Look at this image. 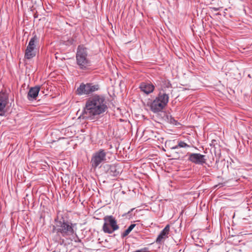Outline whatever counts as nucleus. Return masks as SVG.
Here are the masks:
<instances>
[{"label":"nucleus","mask_w":252,"mask_h":252,"mask_svg":"<svg viewBox=\"0 0 252 252\" xmlns=\"http://www.w3.org/2000/svg\"><path fill=\"white\" fill-rule=\"evenodd\" d=\"M107 109L105 97L102 95L95 94L87 99L82 112V117L83 119L94 120Z\"/></svg>","instance_id":"f257e3e1"},{"label":"nucleus","mask_w":252,"mask_h":252,"mask_svg":"<svg viewBox=\"0 0 252 252\" xmlns=\"http://www.w3.org/2000/svg\"><path fill=\"white\" fill-rule=\"evenodd\" d=\"M76 223H73L63 217H58L55 220L53 230L63 237L70 238L76 234Z\"/></svg>","instance_id":"f03ea898"},{"label":"nucleus","mask_w":252,"mask_h":252,"mask_svg":"<svg viewBox=\"0 0 252 252\" xmlns=\"http://www.w3.org/2000/svg\"><path fill=\"white\" fill-rule=\"evenodd\" d=\"M76 64L81 70L88 69L91 65V62L88 57V50L84 45L77 47L76 53Z\"/></svg>","instance_id":"7ed1b4c3"},{"label":"nucleus","mask_w":252,"mask_h":252,"mask_svg":"<svg viewBox=\"0 0 252 252\" xmlns=\"http://www.w3.org/2000/svg\"><path fill=\"white\" fill-rule=\"evenodd\" d=\"M102 230L105 233L112 234L119 228L117 220L112 215L105 216L103 218Z\"/></svg>","instance_id":"20e7f679"},{"label":"nucleus","mask_w":252,"mask_h":252,"mask_svg":"<svg viewBox=\"0 0 252 252\" xmlns=\"http://www.w3.org/2000/svg\"><path fill=\"white\" fill-rule=\"evenodd\" d=\"M38 41L39 39L36 35H34L30 39L25 50L24 56L25 59L30 60L36 56L37 50L36 47Z\"/></svg>","instance_id":"39448f33"},{"label":"nucleus","mask_w":252,"mask_h":252,"mask_svg":"<svg viewBox=\"0 0 252 252\" xmlns=\"http://www.w3.org/2000/svg\"><path fill=\"white\" fill-rule=\"evenodd\" d=\"M107 152L102 149L94 153L92 156L91 163L93 168H96L100 167V164L106 160Z\"/></svg>","instance_id":"423d86ee"},{"label":"nucleus","mask_w":252,"mask_h":252,"mask_svg":"<svg viewBox=\"0 0 252 252\" xmlns=\"http://www.w3.org/2000/svg\"><path fill=\"white\" fill-rule=\"evenodd\" d=\"M98 85H93L92 83H87L86 84L82 83L77 88V93L80 95L89 94L98 90Z\"/></svg>","instance_id":"0eeeda50"},{"label":"nucleus","mask_w":252,"mask_h":252,"mask_svg":"<svg viewBox=\"0 0 252 252\" xmlns=\"http://www.w3.org/2000/svg\"><path fill=\"white\" fill-rule=\"evenodd\" d=\"M9 103L8 94L3 91L0 92V116H4L7 112L6 106Z\"/></svg>","instance_id":"6e6552de"},{"label":"nucleus","mask_w":252,"mask_h":252,"mask_svg":"<svg viewBox=\"0 0 252 252\" xmlns=\"http://www.w3.org/2000/svg\"><path fill=\"white\" fill-rule=\"evenodd\" d=\"M188 160L196 164L203 165L206 162L205 156L199 153H188Z\"/></svg>","instance_id":"1a4fd4ad"},{"label":"nucleus","mask_w":252,"mask_h":252,"mask_svg":"<svg viewBox=\"0 0 252 252\" xmlns=\"http://www.w3.org/2000/svg\"><path fill=\"white\" fill-rule=\"evenodd\" d=\"M166 105V104H163L160 99L155 98L151 104L150 108L153 113H157L161 112Z\"/></svg>","instance_id":"9d476101"},{"label":"nucleus","mask_w":252,"mask_h":252,"mask_svg":"<svg viewBox=\"0 0 252 252\" xmlns=\"http://www.w3.org/2000/svg\"><path fill=\"white\" fill-rule=\"evenodd\" d=\"M139 88L142 92L148 94L153 92L155 86L151 83L143 82L140 83Z\"/></svg>","instance_id":"9b49d317"},{"label":"nucleus","mask_w":252,"mask_h":252,"mask_svg":"<svg viewBox=\"0 0 252 252\" xmlns=\"http://www.w3.org/2000/svg\"><path fill=\"white\" fill-rule=\"evenodd\" d=\"M40 87L38 86H36L34 87H32L30 89L28 93L27 98L30 101L36 99V98L38 95Z\"/></svg>","instance_id":"f8f14e48"},{"label":"nucleus","mask_w":252,"mask_h":252,"mask_svg":"<svg viewBox=\"0 0 252 252\" xmlns=\"http://www.w3.org/2000/svg\"><path fill=\"white\" fill-rule=\"evenodd\" d=\"M170 231V225L167 224L164 229L160 232L156 239L157 243H160L163 240L168 237Z\"/></svg>","instance_id":"ddd939ff"},{"label":"nucleus","mask_w":252,"mask_h":252,"mask_svg":"<svg viewBox=\"0 0 252 252\" xmlns=\"http://www.w3.org/2000/svg\"><path fill=\"white\" fill-rule=\"evenodd\" d=\"M171 84L169 80L161 79L160 88H159V91L168 92L170 91V90H168V89H171Z\"/></svg>","instance_id":"4468645a"},{"label":"nucleus","mask_w":252,"mask_h":252,"mask_svg":"<svg viewBox=\"0 0 252 252\" xmlns=\"http://www.w3.org/2000/svg\"><path fill=\"white\" fill-rule=\"evenodd\" d=\"M156 98H157L161 100L163 102V104H167L169 98V93L159 91L158 95Z\"/></svg>","instance_id":"2eb2a0df"},{"label":"nucleus","mask_w":252,"mask_h":252,"mask_svg":"<svg viewBox=\"0 0 252 252\" xmlns=\"http://www.w3.org/2000/svg\"><path fill=\"white\" fill-rule=\"evenodd\" d=\"M108 173L112 176H117L120 174V171L118 170L116 167L114 165H110L108 171Z\"/></svg>","instance_id":"dca6fc26"},{"label":"nucleus","mask_w":252,"mask_h":252,"mask_svg":"<svg viewBox=\"0 0 252 252\" xmlns=\"http://www.w3.org/2000/svg\"><path fill=\"white\" fill-rule=\"evenodd\" d=\"M190 147H191V146L190 145H189L187 143H185L184 141H179L178 142V144L177 145L172 147L171 149H177L179 148H190Z\"/></svg>","instance_id":"f3484780"},{"label":"nucleus","mask_w":252,"mask_h":252,"mask_svg":"<svg viewBox=\"0 0 252 252\" xmlns=\"http://www.w3.org/2000/svg\"><path fill=\"white\" fill-rule=\"evenodd\" d=\"M135 226V224H131L121 234L122 238H124L127 236Z\"/></svg>","instance_id":"a211bd4d"},{"label":"nucleus","mask_w":252,"mask_h":252,"mask_svg":"<svg viewBox=\"0 0 252 252\" xmlns=\"http://www.w3.org/2000/svg\"><path fill=\"white\" fill-rule=\"evenodd\" d=\"M166 119L167 120V121L169 123L175 125H177L178 123L177 121H176L175 119L171 115H167L166 116Z\"/></svg>","instance_id":"6ab92c4d"},{"label":"nucleus","mask_w":252,"mask_h":252,"mask_svg":"<svg viewBox=\"0 0 252 252\" xmlns=\"http://www.w3.org/2000/svg\"><path fill=\"white\" fill-rule=\"evenodd\" d=\"M134 209H131L130 211H129L127 214H125L124 215H123V216H126L127 215H129L131 212Z\"/></svg>","instance_id":"aec40b11"}]
</instances>
